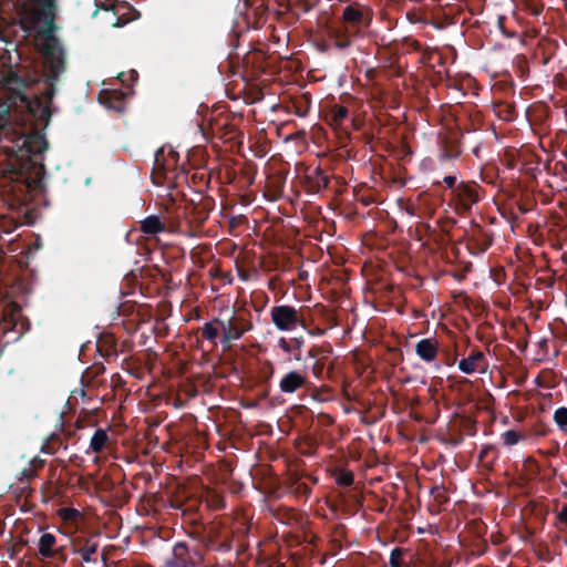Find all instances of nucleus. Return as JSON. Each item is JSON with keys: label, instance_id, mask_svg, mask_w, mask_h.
Here are the masks:
<instances>
[{"label": "nucleus", "instance_id": "nucleus-1", "mask_svg": "<svg viewBox=\"0 0 567 567\" xmlns=\"http://www.w3.org/2000/svg\"><path fill=\"white\" fill-rule=\"evenodd\" d=\"M34 44L42 53L44 68L52 78H56L64 71L63 50L50 29L39 31L34 37Z\"/></svg>", "mask_w": 567, "mask_h": 567}, {"label": "nucleus", "instance_id": "nucleus-2", "mask_svg": "<svg viewBox=\"0 0 567 567\" xmlns=\"http://www.w3.org/2000/svg\"><path fill=\"white\" fill-rule=\"evenodd\" d=\"M270 316L274 324L281 331H292L302 322L298 311L289 306L271 308Z\"/></svg>", "mask_w": 567, "mask_h": 567}, {"label": "nucleus", "instance_id": "nucleus-3", "mask_svg": "<svg viewBox=\"0 0 567 567\" xmlns=\"http://www.w3.org/2000/svg\"><path fill=\"white\" fill-rule=\"evenodd\" d=\"M306 382V377L297 371L287 373L280 381V390L285 393H292L301 388Z\"/></svg>", "mask_w": 567, "mask_h": 567}, {"label": "nucleus", "instance_id": "nucleus-4", "mask_svg": "<svg viewBox=\"0 0 567 567\" xmlns=\"http://www.w3.org/2000/svg\"><path fill=\"white\" fill-rule=\"evenodd\" d=\"M483 359L484 358L482 352H474L470 354L467 358L462 359L458 363V368L464 373H473L483 368Z\"/></svg>", "mask_w": 567, "mask_h": 567}, {"label": "nucleus", "instance_id": "nucleus-5", "mask_svg": "<svg viewBox=\"0 0 567 567\" xmlns=\"http://www.w3.org/2000/svg\"><path fill=\"white\" fill-rule=\"evenodd\" d=\"M415 350L422 359L431 361L436 355V343L430 339H423L417 342Z\"/></svg>", "mask_w": 567, "mask_h": 567}, {"label": "nucleus", "instance_id": "nucleus-6", "mask_svg": "<svg viewBox=\"0 0 567 567\" xmlns=\"http://www.w3.org/2000/svg\"><path fill=\"white\" fill-rule=\"evenodd\" d=\"M141 229L147 235H155L164 230V225L156 216H150L141 223Z\"/></svg>", "mask_w": 567, "mask_h": 567}, {"label": "nucleus", "instance_id": "nucleus-7", "mask_svg": "<svg viewBox=\"0 0 567 567\" xmlns=\"http://www.w3.org/2000/svg\"><path fill=\"white\" fill-rule=\"evenodd\" d=\"M55 545V537L52 534H43L39 540V553L43 557H51L53 555V546Z\"/></svg>", "mask_w": 567, "mask_h": 567}, {"label": "nucleus", "instance_id": "nucleus-8", "mask_svg": "<svg viewBox=\"0 0 567 567\" xmlns=\"http://www.w3.org/2000/svg\"><path fill=\"white\" fill-rule=\"evenodd\" d=\"M107 440L106 432L97 430L91 439V449L96 453L101 452L105 447Z\"/></svg>", "mask_w": 567, "mask_h": 567}, {"label": "nucleus", "instance_id": "nucleus-9", "mask_svg": "<svg viewBox=\"0 0 567 567\" xmlns=\"http://www.w3.org/2000/svg\"><path fill=\"white\" fill-rule=\"evenodd\" d=\"M221 329L226 342L234 339H238L243 334V331L238 327H236L231 321H228L227 323H221Z\"/></svg>", "mask_w": 567, "mask_h": 567}, {"label": "nucleus", "instance_id": "nucleus-10", "mask_svg": "<svg viewBox=\"0 0 567 567\" xmlns=\"http://www.w3.org/2000/svg\"><path fill=\"white\" fill-rule=\"evenodd\" d=\"M522 439V435L516 431L509 430L502 434V440L505 445H514Z\"/></svg>", "mask_w": 567, "mask_h": 567}, {"label": "nucleus", "instance_id": "nucleus-11", "mask_svg": "<svg viewBox=\"0 0 567 567\" xmlns=\"http://www.w3.org/2000/svg\"><path fill=\"white\" fill-rule=\"evenodd\" d=\"M362 18V13L352 7H347L343 11V19L348 22H358Z\"/></svg>", "mask_w": 567, "mask_h": 567}, {"label": "nucleus", "instance_id": "nucleus-12", "mask_svg": "<svg viewBox=\"0 0 567 567\" xmlns=\"http://www.w3.org/2000/svg\"><path fill=\"white\" fill-rule=\"evenodd\" d=\"M348 110L343 106H338L333 110L332 122L334 125H340L341 122L347 117Z\"/></svg>", "mask_w": 567, "mask_h": 567}, {"label": "nucleus", "instance_id": "nucleus-13", "mask_svg": "<svg viewBox=\"0 0 567 567\" xmlns=\"http://www.w3.org/2000/svg\"><path fill=\"white\" fill-rule=\"evenodd\" d=\"M554 419L560 427L566 426L567 425V408H559L558 410H556Z\"/></svg>", "mask_w": 567, "mask_h": 567}, {"label": "nucleus", "instance_id": "nucleus-14", "mask_svg": "<svg viewBox=\"0 0 567 567\" xmlns=\"http://www.w3.org/2000/svg\"><path fill=\"white\" fill-rule=\"evenodd\" d=\"M557 524L560 529H567V505L558 513Z\"/></svg>", "mask_w": 567, "mask_h": 567}, {"label": "nucleus", "instance_id": "nucleus-15", "mask_svg": "<svg viewBox=\"0 0 567 567\" xmlns=\"http://www.w3.org/2000/svg\"><path fill=\"white\" fill-rule=\"evenodd\" d=\"M203 334L208 340H214L218 334V329L216 327H214L213 324H206L203 330Z\"/></svg>", "mask_w": 567, "mask_h": 567}, {"label": "nucleus", "instance_id": "nucleus-16", "mask_svg": "<svg viewBox=\"0 0 567 567\" xmlns=\"http://www.w3.org/2000/svg\"><path fill=\"white\" fill-rule=\"evenodd\" d=\"M402 556V550L399 548H395L391 553L390 564L392 567H400V558Z\"/></svg>", "mask_w": 567, "mask_h": 567}, {"label": "nucleus", "instance_id": "nucleus-17", "mask_svg": "<svg viewBox=\"0 0 567 567\" xmlns=\"http://www.w3.org/2000/svg\"><path fill=\"white\" fill-rule=\"evenodd\" d=\"M353 481V477L350 473L342 474L338 477V482L342 485H350Z\"/></svg>", "mask_w": 567, "mask_h": 567}, {"label": "nucleus", "instance_id": "nucleus-18", "mask_svg": "<svg viewBox=\"0 0 567 567\" xmlns=\"http://www.w3.org/2000/svg\"><path fill=\"white\" fill-rule=\"evenodd\" d=\"M32 2L37 3L39 7L45 9H51L53 6L54 0H31Z\"/></svg>", "mask_w": 567, "mask_h": 567}, {"label": "nucleus", "instance_id": "nucleus-19", "mask_svg": "<svg viewBox=\"0 0 567 567\" xmlns=\"http://www.w3.org/2000/svg\"><path fill=\"white\" fill-rule=\"evenodd\" d=\"M184 550H185V546L183 544H178V545L175 546L176 555H181L182 551H184Z\"/></svg>", "mask_w": 567, "mask_h": 567}, {"label": "nucleus", "instance_id": "nucleus-20", "mask_svg": "<svg viewBox=\"0 0 567 567\" xmlns=\"http://www.w3.org/2000/svg\"><path fill=\"white\" fill-rule=\"evenodd\" d=\"M445 181L447 182L449 185H452L454 183L455 178L450 176V177H446Z\"/></svg>", "mask_w": 567, "mask_h": 567}]
</instances>
